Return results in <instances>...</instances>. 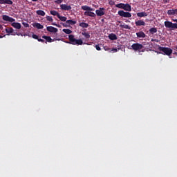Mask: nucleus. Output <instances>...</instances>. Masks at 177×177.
Returning <instances> with one entry per match:
<instances>
[{
  "instance_id": "1",
  "label": "nucleus",
  "mask_w": 177,
  "mask_h": 177,
  "mask_svg": "<svg viewBox=\"0 0 177 177\" xmlns=\"http://www.w3.org/2000/svg\"><path fill=\"white\" fill-rule=\"evenodd\" d=\"M69 38V42L68 44H71V45H83L84 41L82 39H77L74 37V35H70L68 36Z\"/></svg>"
},
{
  "instance_id": "2",
  "label": "nucleus",
  "mask_w": 177,
  "mask_h": 177,
  "mask_svg": "<svg viewBox=\"0 0 177 177\" xmlns=\"http://www.w3.org/2000/svg\"><path fill=\"white\" fill-rule=\"evenodd\" d=\"M172 21H176V23H172L169 21H165V27L166 28H170V30H176L177 29V19H172Z\"/></svg>"
},
{
  "instance_id": "3",
  "label": "nucleus",
  "mask_w": 177,
  "mask_h": 177,
  "mask_svg": "<svg viewBox=\"0 0 177 177\" xmlns=\"http://www.w3.org/2000/svg\"><path fill=\"white\" fill-rule=\"evenodd\" d=\"M158 50L160 52H163V53H165V55H167V56H171V55H172V49L168 47L159 46Z\"/></svg>"
},
{
  "instance_id": "4",
  "label": "nucleus",
  "mask_w": 177,
  "mask_h": 177,
  "mask_svg": "<svg viewBox=\"0 0 177 177\" xmlns=\"http://www.w3.org/2000/svg\"><path fill=\"white\" fill-rule=\"evenodd\" d=\"M131 48L133 50H135V52H137V50H138V52H140V50L143 49V45L139 43H135L131 45Z\"/></svg>"
},
{
  "instance_id": "5",
  "label": "nucleus",
  "mask_w": 177,
  "mask_h": 177,
  "mask_svg": "<svg viewBox=\"0 0 177 177\" xmlns=\"http://www.w3.org/2000/svg\"><path fill=\"white\" fill-rule=\"evenodd\" d=\"M118 14L121 17H132V14L128 12H124V10H121L118 12Z\"/></svg>"
},
{
  "instance_id": "6",
  "label": "nucleus",
  "mask_w": 177,
  "mask_h": 177,
  "mask_svg": "<svg viewBox=\"0 0 177 177\" xmlns=\"http://www.w3.org/2000/svg\"><path fill=\"white\" fill-rule=\"evenodd\" d=\"M2 19L3 20H4V21H9L10 23H13L14 21H16V19L8 15H3Z\"/></svg>"
},
{
  "instance_id": "7",
  "label": "nucleus",
  "mask_w": 177,
  "mask_h": 177,
  "mask_svg": "<svg viewBox=\"0 0 177 177\" xmlns=\"http://www.w3.org/2000/svg\"><path fill=\"white\" fill-rule=\"evenodd\" d=\"M104 8H100L99 10H95V13L97 15V16H104Z\"/></svg>"
},
{
  "instance_id": "8",
  "label": "nucleus",
  "mask_w": 177,
  "mask_h": 177,
  "mask_svg": "<svg viewBox=\"0 0 177 177\" xmlns=\"http://www.w3.org/2000/svg\"><path fill=\"white\" fill-rule=\"evenodd\" d=\"M60 8L62 10H71V6H68L67 4H61Z\"/></svg>"
},
{
  "instance_id": "9",
  "label": "nucleus",
  "mask_w": 177,
  "mask_h": 177,
  "mask_svg": "<svg viewBox=\"0 0 177 177\" xmlns=\"http://www.w3.org/2000/svg\"><path fill=\"white\" fill-rule=\"evenodd\" d=\"M167 15L170 17L177 15V9L167 10Z\"/></svg>"
},
{
  "instance_id": "10",
  "label": "nucleus",
  "mask_w": 177,
  "mask_h": 177,
  "mask_svg": "<svg viewBox=\"0 0 177 177\" xmlns=\"http://www.w3.org/2000/svg\"><path fill=\"white\" fill-rule=\"evenodd\" d=\"M11 26L17 30H20V28H21V24H20V23L19 22H13L12 24H11Z\"/></svg>"
},
{
  "instance_id": "11",
  "label": "nucleus",
  "mask_w": 177,
  "mask_h": 177,
  "mask_svg": "<svg viewBox=\"0 0 177 177\" xmlns=\"http://www.w3.org/2000/svg\"><path fill=\"white\" fill-rule=\"evenodd\" d=\"M47 31H48L49 32H57V31H59L57 30V28L53 27V26H48L46 28Z\"/></svg>"
},
{
  "instance_id": "12",
  "label": "nucleus",
  "mask_w": 177,
  "mask_h": 177,
  "mask_svg": "<svg viewBox=\"0 0 177 177\" xmlns=\"http://www.w3.org/2000/svg\"><path fill=\"white\" fill-rule=\"evenodd\" d=\"M136 27H140L141 26H146V22L143 20H138L135 23Z\"/></svg>"
},
{
  "instance_id": "13",
  "label": "nucleus",
  "mask_w": 177,
  "mask_h": 177,
  "mask_svg": "<svg viewBox=\"0 0 177 177\" xmlns=\"http://www.w3.org/2000/svg\"><path fill=\"white\" fill-rule=\"evenodd\" d=\"M84 15L89 16L90 17H96V14H95V12H91V11H86L84 12Z\"/></svg>"
},
{
  "instance_id": "14",
  "label": "nucleus",
  "mask_w": 177,
  "mask_h": 177,
  "mask_svg": "<svg viewBox=\"0 0 177 177\" xmlns=\"http://www.w3.org/2000/svg\"><path fill=\"white\" fill-rule=\"evenodd\" d=\"M32 27H35V28H37L38 30H42V28H44V26L41 25L39 23H33Z\"/></svg>"
},
{
  "instance_id": "15",
  "label": "nucleus",
  "mask_w": 177,
  "mask_h": 177,
  "mask_svg": "<svg viewBox=\"0 0 177 177\" xmlns=\"http://www.w3.org/2000/svg\"><path fill=\"white\" fill-rule=\"evenodd\" d=\"M138 17H146L149 16V13L146 12H138L137 13Z\"/></svg>"
},
{
  "instance_id": "16",
  "label": "nucleus",
  "mask_w": 177,
  "mask_h": 177,
  "mask_svg": "<svg viewBox=\"0 0 177 177\" xmlns=\"http://www.w3.org/2000/svg\"><path fill=\"white\" fill-rule=\"evenodd\" d=\"M82 10H88V12H93V10H95V9L88 6H82Z\"/></svg>"
},
{
  "instance_id": "17",
  "label": "nucleus",
  "mask_w": 177,
  "mask_h": 177,
  "mask_svg": "<svg viewBox=\"0 0 177 177\" xmlns=\"http://www.w3.org/2000/svg\"><path fill=\"white\" fill-rule=\"evenodd\" d=\"M136 35L138 38H146V34H145L143 31L136 32Z\"/></svg>"
},
{
  "instance_id": "18",
  "label": "nucleus",
  "mask_w": 177,
  "mask_h": 177,
  "mask_svg": "<svg viewBox=\"0 0 177 177\" xmlns=\"http://www.w3.org/2000/svg\"><path fill=\"white\" fill-rule=\"evenodd\" d=\"M123 10H126L127 12H131V10H132L131 5L128 3L124 4Z\"/></svg>"
},
{
  "instance_id": "19",
  "label": "nucleus",
  "mask_w": 177,
  "mask_h": 177,
  "mask_svg": "<svg viewBox=\"0 0 177 177\" xmlns=\"http://www.w3.org/2000/svg\"><path fill=\"white\" fill-rule=\"evenodd\" d=\"M80 27H82V28H88L89 27V24L84 22H81L79 24Z\"/></svg>"
},
{
  "instance_id": "20",
  "label": "nucleus",
  "mask_w": 177,
  "mask_h": 177,
  "mask_svg": "<svg viewBox=\"0 0 177 177\" xmlns=\"http://www.w3.org/2000/svg\"><path fill=\"white\" fill-rule=\"evenodd\" d=\"M109 37L111 41H115V39H117V35L114 33L110 34Z\"/></svg>"
},
{
  "instance_id": "21",
  "label": "nucleus",
  "mask_w": 177,
  "mask_h": 177,
  "mask_svg": "<svg viewBox=\"0 0 177 177\" xmlns=\"http://www.w3.org/2000/svg\"><path fill=\"white\" fill-rule=\"evenodd\" d=\"M42 38H44V39H46V41L47 42H53V41H55V40L52 39V38L49 36L44 35V36H42Z\"/></svg>"
},
{
  "instance_id": "22",
  "label": "nucleus",
  "mask_w": 177,
  "mask_h": 177,
  "mask_svg": "<svg viewBox=\"0 0 177 177\" xmlns=\"http://www.w3.org/2000/svg\"><path fill=\"white\" fill-rule=\"evenodd\" d=\"M37 15H38V16H45L46 13L45 11L41 10H38L36 11Z\"/></svg>"
},
{
  "instance_id": "23",
  "label": "nucleus",
  "mask_w": 177,
  "mask_h": 177,
  "mask_svg": "<svg viewBox=\"0 0 177 177\" xmlns=\"http://www.w3.org/2000/svg\"><path fill=\"white\" fill-rule=\"evenodd\" d=\"M82 35L83 36H84V37L86 38V39H89V38H91V35L89 34V32H83L82 33Z\"/></svg>"
},
{
  "instance_id": "24",
  "label": "nucleus",
  "mask_w": 177,
  "mask_h": 177,
  "mask_svg": "<svg viewBox=\"0 0 177 177\" xmlns=\"http://www.w3.org/2000/svg\"><path fill=\"white\" fill-rule=\"evenodd\" d=\"M50 15H52L53 16H57V17H59V12H57V11H56V10H50Z\"/></svg>"
},
{
  "instance_id": "25",
  "label": "nucleus",
  "mask_w": 177,
  "mask_h": 177,
  "mask_svg": "<svg viewBox=\"0 0 177 177\" xmlns=\"http://www.w3.org/2000/svg\"><path fill=\"white\" fill-rule=\"evenodd\" d=\"M66 24H71V26H74V24H77V21H73V20H71V19L67 20V21H66Z\"/></svg>"
},
{
  "instance_id": "26",
  "label": "nucleus",
  "mask_w": 177,
  "mask_h": 177,
  "mask_svg": "<svg viewBox=\"0 0 177 177\" xmlns=\"http://www.w3.org/2000/svg\"><path fill=\"white\" fill-rule=\"evenodd\" d=\"M125 3H120L115 5V8H118L119 9H124Z\"/></svg>"
},
{
  "instance_id": "27",
  "label": "nucleus",
  "mask_w": 177,
  "mask_h": 177,
  "mask_svg": "<svg viewBox=\"0 0 177 177\" xmlns=\"http://www.w3.org/2000/svg\"><path fill=\"white\" fill-rule=\"evenodd\" d=\"M120 27H121V28H125L126 30H131V27L127 24H120Z\"/></svg>"
},
{
  "instance_id": "28",
  "label": "nucleus",
  "mask_w": 177,
  "mask_h": 177,
  "mask_svg": "<svg viewBox=\"0 0 177 177\" xmlns=\"http://www.w3.org/2000/svg\"><path fill=\"white\" fill-rule=\"evenodd\" d=\"M13 31H14L13 28H6V32H7V34H11L12 35Z\"/></svg>"
},
{
  "instance_id": "29",
  "label": "nucleus",
  "mask_w": 177,
  "mask_h": 177,
  "mask_svg": "<svg viewBox=\"0 0 177 177\" xmlns=\"http://www.w3.org/2000/svg\"><path fill=\"white\" fill-rule=\"evenodd\" d=\"M149 32L150 34H156V32H157V28H151L149 29Z\"/></svg>"
},
{
  "instance_id": "30",
  "label": "nucleus",
  "mask_w": 177,
  "mask_h": 177,
  "mask_svg": "<svg viewBox=\"0 0 177 177\" xmlns=\"http://www.w3.org/2000/svg\"><path fill=\"white\" fill-rule=\"evenodd\" d=\"M58 19H59L61 21H67V17L61 16L60 15H58Z\"/></svg>"
},
{
  "instance_id": "31",
  "label": "nucleus",
  "mask_w": 177,
  "mask_h": 177,
  "mask_svg": "<svg viewBox=\"0 0 177 177\" xmlns=\"http://www.w3.org/2000/svg\"><path fill=\"white\" fill-rule=\"evenodd\" d=\"M62 31L65 32V34H71L73 32L70 29H63Z\"/></svg>"
},
{
  "instance_id": "32",
  "label": "nucleus",
  "mask_w": 177,
  "mask_h": 177,
  "mask_svg": "<svg viewBox=\"0 0 177 177\" xmlns=\"http://www.w3.org/2000/svg\"><path fill=\"white\" fill-rule=\"evenodd\" d=\"M6 3L7 5H13V1L12 0H6Z\"/></svg>"
},
{
  "instance_id": "33",
  "label": "nucleus",
  "mask_w": 177,
  "mask_h": 177,
  "mask_svg": "<svg viewBox=\"0 0 177 177\" xmlns=\"http://www.w3.org/2000/svg\"><path fill=\"white\" fill-rule=\"evenodd\" d=\"M54 2L55 3H57V5H60V3H63V0H55Z\"/></svg>"
},
{
  "instance_id": "34",
  "label": "nucleus",
  "mask_w": 177,
  "mask_h": 177,
  "mask_svg": "<svg viewBox=\"0 0 177 177\" xmlns=\"http://www.w3.org/2000/svg\"><path fill=\"white\" fill-rule=\"evenodd\" d=\"M46 19L48 21H53V18H52L50 16H47Z\"/></svg>"
},
{
  "instance_id": "35",
  "label": "nucleus",
  "mask_w": 177,
  "mask_h": 177,
  "mask_svg": "<svg viewBox=\"0 0 177 177\" xmlns=\"http://www.w3.org/2000/svg\"><path fill=\"white\" fill-rule=\"evenodd\" d=\"M22 24L24 27H26V28L30 27V25L28 24V23L27 22H22Z\"/></svg>"
},
{
  "instance_id": "36",
  "label": "nucleus",
  "mask_w": 177,
  "mask_h": 177,
  "mask_svg": "<svg viewBox=\"0 0 177 177\" xmlns=\"http://www.w3.org/2000/svg\"><path fill=\"white\" fill-rule=\"evenodd\" d=\"M32 37L34 39H37V41H38V39H39V37H38V35H35V34L32 35Z\"/></svg>"
},
{
  "instance_id": "37",
  "label": "nucleus",
  "mask_w": 177,
  "mask_h": 177,
  "mask_svg": "<svg viewBox=\"0 0 177 177\" xmlns=\"http://www.w3.org/2000/svg\"><path fill=\"white\" fill-rule=\"evenodd\" d=\"M95 48L97 50H102V48H100V46H99V45H95Z\"/></svg>"
},
{
  "instance_id": "38",
  "label": "nucleus",
  "mask_w": 177,
  "mask_h": 177,
  "mask_svg": "<svg viewBox=\"0 0 177 177\" xmlns=\"http://www.w3.org/2000/svg\"><path fill=\"white\" fill-rule=\"evenodd\" d=\"M6 0H0V4L3 5L6 3Z\"/></svg>"
},
{
  "instance_id": "39",
  "label": "nucleus",
  "mask_w": 177,
  "mask_h": 177,
  "mask_svg": "<svg viewBox=\"0 0 177 177\" xmlns=\"http://www.w3.org/2000/svg\"><path fill=\"white\" fill-rule=\"evenodd\" d=\"M152 42H160V40L156 39H151V40Z\"/></svg>"
},
{
  "instance_id": "40",
  "label": "nucleus",
  "mask_w": 177,
  "mask_h": 177,
  "mask_svg": "<svg viewBox=\"0 0 177 177\" xmlns=\"http://www.w3.org/2000/svg\"><path fill=\"white\" fill-rule=\"evenodd\" d=\"M104 50H106V51L110 50V48H109L108 46H104Z\"/></svg>"
},
{
  "instance_id": "41",
  "label": "nucleus",
  "mask_w": 177,
  "mask_h": 177,
  "mask_svg": "<svg viewBox=\"0 0 177 177\" xmlns=\"http://www.w3.org/2000/svg\"><path fill=\"white\" fill-rule=\"evenodd\" d=\"M39 42H45V40L43 39H38L37 40Z\"/></svg>"
},
{
  "instance_id": "42",
  "label": "nucleus",
  "mask_w": 177,
  "mask_h": 177,
  "mask_svg": "<svg viewBox=\"0 0 177 177\" xmlns=\"http://www.w3.org/2000/svg\"><path fill=\"white\" fill-rule=\"evenodd\" d=\"M17 32H15V30H13V32L11 33V35H17Z\"/></svg>"
},
{
  "instance_id": "43",
  "label": "nucleus",
  "mask_w": 177,
  "mask_h": 177,
  "mask_svg": "<svg viewBox=\"0 0 177 177\" xmlns=\"http://www.w3.org/2000/svg\"><path fill=\"white\" fill-rule=\"evenodd\" d=\"M117 51H118L117 48H113V49L111 50V52H117Z\"/></svg>"
},
{
  "instance_id": "44",
  "label": "nucleus",
  "mask_w": 177,
  "mask_h": 177,
  "mask_svg": "<svg viewBox=\"0 0 177 177\" xmlns=\"http://www.w3.org/2000/svg\"><path fill=\"white\" fill-rule=\"evenodd\" d=\"M165 3H168L169 2V0H163Z\"/></svg>"
},
{
  "instance_id": "45",
  "label": "nucleus",
  "mask_w": 177,
  "mask_h": 177,
  "mask_svg": "<svg viewBox=\"0 0 177 177\" xmlns=\"http://www.w3.org/2000/svg\"><path fill=\"white\" fill-rule=\"evenodd\" d=\"M61 24H62L64 26V27H68V26L67 24H64L63 23H61Z\"/></svg>"
},
{
  "instance_id": "46",
  "label": "nucleus",
  "mask_w": 177,
  "mask_h": 177,
  "mask_svg": "<svg viewBox=\"0 0 177 177\" xmlns=\"http://www.w3.org/2000/svg\"><path fill=\"white\" fill-rule=\"evenodd\" d=\"M52 25L56 26L57 25V24L56 22H54V23L52 24Z\"/></svg>"
},
{
  "instance_id": "47",
  "label": "nucleus",
  "mask_w": 177,
  "mask_h": 177,
  "mask_svg": "<svg viewBox=\"0 0 177 177\" xmlns=\"http://www.w3.org/2000/svg\"><path fill=\"white\" fill-rule=\"evenodd\" d=\"M56 27H58L59 28H60V27H62L59 24H57Z\"/></svg>"
},
{
  "instance_id": "48",
  "label": "nucleus",
  "mask_w": 177,
  "mask_h": 177,
  "mask_svg": "<svg viewBox=\"0 0 177 177\" xmlns=\"http://www.w3.org/2000/svg\"><path fill=\"white\" fill-rule=\"evenodd\" d=\"M3 27L2 25H0V30H2Z\"/></svg>"
},
{
  "instance_id": "49",
  "label": "nucleus",
  "mask_w": 177,
  "mask_h": 177,
  "mask_svg": "<svg viewBox=\"0 0 177 177\" xmlns=\"http://www.w3.org/2000/svg\"><path fill=\"white\" fill-rule=\"evenodd\" d=\"M142 46L143 45H146V42H142Z\"/></svg>"
},
{
  "instance_id": "50",
  "label": "nucleus",
  "mask_w": 177,
  "mask_h": 177,
  "mask_svg": "<svg viewBox=\"0 0 177 177\" xmlns=\"http://www.w3.org/2000/svg\"><path fill=\"white\" fill-rule=\"evenodd\" d=\"M33 2H37L38 0H32Z\"/></svg>"
},
{
  "instance_id": "51",
  "label": "nucleus",
  "mask_w": 177,
  "mask_h": 177,
  "mask_svg": "<svg viewBox=\"0 0 177 177\" xmlns=\"http://www.w3.org/2000/svg\"><path fill=\"white\" fill-rule=\"evenodd\" d=\"M17 35H21V34L20 33H18V32H17Z\"/></svg>"
},
{
  "instance_id": "52",
  "label": "nucleus",
  "mask_w": 177,
  "mask_h": 177,
  "mask_svg": "<svg viewBox=\"0 0 177 177\" xmlns=\"http://www.w3.org/2000/svg\"><path fill=\"white\" fill-rule=\"evenodd\" d=\"M174 55H176V56H177V53L175 52V53H174Z\"/></svg>"
},
{
  "instance_id": "53",
  "label": "nucleus",
  "mask_w": 177,
  "mask_h": 177,
  "mask_svg": "<svg viewBox=\"0 0 177 177\" xmlns=\"http://www.w3.org/2000/svg\"><path fill=\"white\" fill-rule=\"evenodd\" d=\"M3 36H2V35H0V39H1V38H3Z\"/></svg>"
},
{
  "instance_id": "54",
  "label": "nucleus",
  "mask_w": 177,
  "mask_h": 177,
  "mask_svg": "<svg viewBox=\"0 0 177 177\" xmlns=\"http://www.w3.org/2000/svg\"><path fill=\"white\" fill-rule=\"evenodd\" d=\"M110 3H114L113 2V1H110Z\"/></svg>"
},
{
  "instance_id": "55",
  "label": "nucleus",
  "mask_w": 177,
  "mask_h": 177,
  "mask_svg": "<svg viewBox=\"0 0 177 177\" xmlns=\"http://www.w3.org/2000/svg\"><path fill=\"white\" fill-rule=\"evenodd\" d=\"M175 48H176V50H177V46H176Z\"/></svg>"
},
{
  "instance_id": "56",
  "label": "nucleus",
  "mask_w": 177,
  "mask_h": 177,
  "mask_svg": "<svg viewBox=\"0 0 177 177\" xmlns=\"http://www.w3.org/2000/svg\"><path fill=\"white\" fill-rule=\"evenodd\" d=\"M141 52H145V50H142Z\"/></svg>"
},
{
  "instance_id": "57",
  "label": "nucleus",
  "mask_w": 177,
  "mask_h": 177,
  "mask_svg": "<svg viewBox=\"0 0 177 177\" xmlns=\"http://www.w3.org/2000/svg\"><path fill=\"white\" fill-rule=\"evenodd\" d=\"M118 23H121V21H118Z\"/></svg>"
},
{
  "instance_id": "58",
  "label": "nucleus",
  "mask_w": 177,
  "mask_h": 177,
  "mask_svg": "<svg viewBox=\"0 0 177 177\" xmlns=\"http://www.w3.org/2000/svg\"><path fill=\"white\" fill-rule=\"evenodd\" d=\"M147 45H149V43H147Z\"/></svg>"
}]
</instances>
